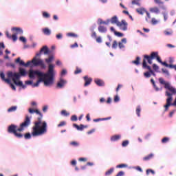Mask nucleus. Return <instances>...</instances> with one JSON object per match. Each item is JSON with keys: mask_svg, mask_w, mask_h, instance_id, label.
Returning <instances> with one entry per match:
<instances>
[{"mask_svg": "<svg viewBox=\"0 0 176 176\" xmlns=\"http://www.w3.org/2000/svg\"><path fill=\"white\" fill-rule=\"evenodd\" d=\"M78 161L79 162H87V158H86V157H80L78 159Z\"/></svg>", "mask_w": 176, "mask_h": 176, "instance_id": "052dcab7", "label": "nucleus"}, {"mask_svg": "<svg viewBox=\"0 0 176 176\" xmlns=\"http://www.w3.org/2000/svg\"><path fill=\"white\" fill-rule=\"evenodd\" d=\"M28 112L31 114L36 113V115H39L37 121L34 122V126L32 128V135L33 137H39L46 134L47 133V123H46V121L42 122V118H43L42 113L38 109L32 108H30Z\"/></svg>", "mask_w": 176, "mask_h": 176, "instance_id": "f257e3e1", "label": "nucleus"}, {"mask_svg": "<svg viewBox=\"0 0 176 176\" xmlns=\"http://www.w3.org/2000/svg\"><path fill=\"white\" fill-rule=\"evenodd\" d=\"M30 124H31V120L30 117L27 116L24 122L20 124L19 128H17L14 124H11L8 128V132L10 133V134H14L16 138H23L24 135L21 133V131H24L25 129H27Z\"/></svg>", "mask_w": 176, "mask_h": 176, "instance_id": "f03ea898", "label": "nucleus"}, {"mask_svg": "<svg viewBox=\"0 0 176 176\" xmlns=\"http://www.w3.org/2000/svg\"><path fill=\"white\" fill-rule=\"evenodd\" d=\"M60 115H62L63 116H69V113L66 111V110H62L60 112Z\"/></svg>", "mask_w": 176, "mask_h": 176, "instance_id": "4c0bfd02", "label": "nucleus"}, {"mask_svg": "<svg viewBox=\"0 0 176 176\" xmlns=\"http://www.w3.org/2000/svg\"><path fill=\"white\" fill-rule=\"evenodd\" d=\"M95 39H96L97 43H101L102 42L101 36L96 37Z\"/></svg>", "mask_w": 176, "mask_h": 176, "instance_id": "13d9d810", "label": "nucleus"}, {"mask_svg": "<svg viewBox=\"0 0 176 176\" xmlns=\"http://www.w3.org/2000/svg\"><path fill=\"white\" fill-rule=\"evenodd\" d=\"M116 47H118V41H114L113 42L112 48L113 49H116Z\"/></svg>", "mask_w": 176, "mask_h": 176, "instance_id": "864d4df0", "label": "nucleus"}, {"mask_svg": "<svg viewBox=\"0 0 176 176\" xmlns=\"http://www.w3.org/2000/svg\"><path fill=\"white\" fill-rule=\"evenodd\" d=\"M11 31H12L14 35H22L23 34V29L20 28H12Z\"/></svg>", "mask_w": 176, "mask_h": 176, "instance_id": "2eb2a0df", "label": "nucleus"}, {"mask_svg": "<svg viewBox=\"0 0 176 176\" xmlns=\"http://www.w3.org/2000/svg\"><path fill=\"white\" fill-rule=\"evenodd\" d=\"M73 126L74 127H76V129H77V130H80V131L83 130V129H85V127H87V126H85L83 124H80V126H78L76 124H74Z\"/></svg>", "mask_w": 176, "mask_h": 176, "instance_id": "a878e982", "label": "nucleus"}, {"mask_svg": "<svg viewBox=\"0 0 176 176\" xmlns=\"http://www.w3.org/2000/svg\"><path fill=\"white\" fill-rule=\"evenodd\" d=\"M94 82L97 86H105V82L101 79L96 78L94 80Z\"/></svg>", "mask_w": 176, "mask_h": 176, "instance_id": "a211bd4d", "label": "nucleus"}, {"mask_svg": "<svg viewBox=\"0 0 176 176\" xmlns=\"http://www.w3.org/2000/svg\"><path fill=\"white\" fill-rule=\"evenodd\" d=\"M132 5H138V6H140V2L138 0H133L132 1Z\"/></svg>", "mask_w": 176, "mask_h": 176, "instance_id": "bf43d9fd", "label": "nucleus"}, {"mask_svg": "<svg viewBox=\"0 0 176 176\" xmlns=\"http://www.w3.org/2000/svg\"><path fill=\"white\" fill-rule=\"evenodd\" d=\"M30 62L31 64L33 63L34 67H41L43 69L46 68V65H45V62H43V60L42 59L34 57Z\"/></svg>", "mask_w": 176, "mask_h": 176, "instance_id": "0eeeda50", "label": "nucleus"}, {"mask_svg": "<svg viewBox=\"0 0 176 176\" xmlns=\"http://www.w3.org/2000/svg\"><path fill=\"white\" fill-rule=\"evenodd\" d=\"M16 64H19V65H23V67H29V65H31V61L29 60L26 63H24V60H21V58L20 57L17 58L15 60Z\"/></svg>", "mask_w": 176, "mask_h": 176, "instance_id": "ddd939ff", "label": "nucleus"}, {"mask_svg": "<svg viewBox=\"0 0 176 176\" xmlns=\"http://www.w3.org/2000/svg\"><path fill=\"white\" fill-rule=\"evenodd\" d=\"M54 60V56L50 55L47 58L45 59V61L47 64H50Z\"/></svg>", "mask_w": 176, "mask_h": 176, "instance_id": "412c9836", "label": "nucleus"}, {"mask_svg": "<svg viewBox=\"0 0 176 176\" xmlns=\"http://www.w3.org/2000/svg\"><path fill=\"white\" fill-rule=\"evenodd\" d=\"M69 145H71V146L78 147L79 146V142L76 141H72L69 143Z\"/></svg>", "mask_w": 176, "mask_h": 176, "instance_id": "2f4dec72", "label": "nucleus"}, {"mask_svg": "<svg viewBox=\"0 0 176 176\" xmlns=\"http://www.w3.org/2000/svg\"><path fill=\"white\" fill-rule=\"evenodd\" d=\"M121 135H113L111 138V141H112L113 142H115V141H119V139L121 138Z\"/></svg>", "mask_w": 176, "mask_h": 176, "instance_id": "4be33fe9", "label": "nucleus"}, {"mask_svg": "<svg viewBox=\"0 0 176 176\" xmlns=\"http://www.w3.org/2000/svg\"><path fill=\"white\" fill-rule=\"evenodd\" d=\"M83 79L85 82L84 84L85 87H87V86L90 85L91 82H93V78L89 77V76H84Z\"/></svg>", "mask_w": 176, "mask_h": 176, "instance_id": "4468645a", "label": "nucleus"}, {"mask_svg": "<svg viewBox=\"0 0 176 176\" xmlns=\"http://www.w3.org/2000/svg\"><path fill=\"white\" fill-rule=\"evenodd\" d=\"M142 67L143 68L148 69L151 75H153V76H156V74H155V72L152 70V68L151 67V66L146 64V58H145V57H144L143 58Z\"/></svg>", "mask_w": 176, "mask_h": 176, "instance_id": "9d476101", "label": "nucleus"}, {"mask_svg": "<svg viewBox=\"0 0 176 176\" xmlns=\"http://www.w3.org/2000/svg\"><path fill=\"white\" fill-rule=\"evenodd\" d=\"M126 167H127V164H121L117 165L116 166L117 168H125Z\"/></svg>", "mask_w": 176, "mask_h": 176, "instance_id": "ea45409f", "label": "nucleus"}, {"mask_svg": "<svg viewBox=\"0 0 176 176\" xmlns=\"http://www.w3.org/2000/svg\"><path fill=\"white\" fill-rule=\"evenodd\" d=\"M19 41H21V42H23V43H25L27 42V38H25L24 36H21L19 38Z\"/></svg>", "mask_w": 176, "mask_h": 176, "instance_id": "5fc2aeb1", "label": "nucleus"}, {"mask_svg": "<svg viewBox=\"0 0 176 176\" xmlns=\"http://www.w3.org/2000/svg\"><path fill=\"white\" fill-rule=\"evenodd\" d=\"M144 57L146 59V61L148 63V64H152V60H157V61H158V63H160L162 65L168 67V64H167V63L162 61V58H160V56H159V52H151L150 56L144 55Z\"/></svg>", "mask_w": 176, "mask_h": 176, "instance_id": "423d86ee", "label": "nucleus"}, {"mask_svg": "<svg viewBox=\"0 0 176 176\" xmlns=\"http://www.w3.org/2000/svg\"><path fill=\"white\" fill-rule=\"evenodd\" d=\"M98 30L99 32H101V34H105V32H107V28H105V26H102V25H99V27L98 28Z\"/></svg>", "mask_w": 176, "mask_h": 176, "instance_id": "6ab92c4d", "label": "nucleus"}, {"mask_svg": "<svg viewBox=\"0 0 176 176\" xmlns=\"http://www.w3.org/2000/svg\"><path fill=\"white\" fill-rule=\"evenodd\" d=\"M144 76L145 78H151V72H146L144 73Z\"/></svg>", "mask_w": 176, "mask_h": 176, "instance_id": "603ef678", "label": "nucleus"}, {"mask_svg": "<svg viewBox=\"0 0 176 176\" xmlns=\"http://www.w3.org/2000/svg\"><path fill=\"white\" fill-rule=\"evenodd\" d=\"M118 46H119L120 49H124V45H123V43L121 42L118 43Z\"/></svg>", "mask_w": 176, "mask_h": 176, "instance_id": "e2e57ef3", "label": "nucleus"}, {"mask_svg": "<svg viewBox=\"0 0 176 176\" xmlns=\"http://www.w3.org/2000/svg\"><path fill=\"white\" fill-rule=\"evenodd\" d=\"M170 141V138L165 137L162 140V144H167Z\"/></svg>", "mask_w": 176, "mask_h": 176, "instance_id": "58836bf2", "label": "nucleus"}, {"mask_svg": "<svg viewBox=\"0 0 176 176\" xmlns=\"http://www.w3.org/2000/svg\"><path fill=\"white\" fill-rule=\"evenodd\" d=\"M168 90H169L170 91V94L171 96H174L176 94V89L174 88V87H171V85H170V84H166V88Z\"/></svg>", "mask_w": 176, "mask_h": 176, "instance_id": "dca6fc26", "label": "nucleus"}, {"mask_svg": "<svg viewBox=\"0 0 176 176\" xmlns=\"http://www.w3.org/2000/svg\"><path fill=\"white\" fill-rule=\"evenodd\" d=\"M136 12L138 13V14H144L146 12L145 8H137Z\"/></svg>", "mask_w": 176, "mask_h": 176, "instance_id": "bb28decb", "label": "nucleus"}, {"mask_svg": "<svg viewBox=\"0 0 176 176\" xmlns=\"http://www.w3.org/2000/svg\"><path fill=\"white\" fill-rule=\"evenodd\" d=\"M43 16L45 17V19H49V17H50V14L46 12H43Z\"/></svg>", "mask_w": 176, "mask_h": 176, "instance_id": "c03bdc74", "label": "nucleus"}, {"mask_svg": "<svg viewBox=\"0 0 176 176\" xmlns=\"http://www.w3.org/2000/svg\"><path fill=\"white\" fill-rule=\"evenodd\" d=\"M71 120L72 122H76V120H78V117L76 115L72 116Z\"/></svg>", "mask_w": 176, "mask_h": 176, "instance_id": "3c124183", "label": "nucleus"}, {"mask_svg": "<svg viewBox=\"0 0 176 176\" xmlns=\"http://www.w3.org/2000/svg\"><path fill=\"white\" fill-rule=\"evenodd\" d=\"M0 78H1V79H2V80L6 82V83H8L9 85H10V87H11V89H12V90H16V87L14 86V85H13L10 82V80L12 78H6L5 73H3V72H0Z\"/></svg>", "mask_w": 176, "mask_h": 176, "instance_id": "1a4fd4ad", "label": "nucleus"}, {"mask_svg": "<svg viewBox=\"0 0 176 176\" xmlns=\"http://www.w3.org/2000/svg\"><path fill=\"white\" fill-rule=\"evenodd\" d=\"M165 95L168 98L166 99V104L164 106L165 108V111H168V107H171L173 105V96H171V94L168 91H166Z\"/></svg>", "mask_w": 176, "mask_h": 176, "instance_id": "6e6552de", "label": "nucleus"}, {"mask_svg": "<svg viewBox=\"0 0 176 176\" xmlns=\"http://www.w3.org/2000/svg\"><path fill=\"white\" fill-rule=\"evenodd\" d=\"M159 82L161 85H164V88L166 89V85H169L170 83L168 82H166V81L164 80V79H163V78H159Z\"/></svg>", "mask_w": 176, "mask_h": 176, "instance_id": "7c9ffc66", "label": "nucleus"}, {"mask_svg": "<svg viewBox=\"0 0 176 176\" xmlns=\"http://www.w3.org/2000/svg\"><path fill=\"white\" fill-rule=\"evenodd\" d=\"M110 119H112V117H107V118H97V119H94V122H101L103 120H110Z\"/></svg>", "mask_w": 176, "mask_h": 176, "instance_id": "393cba45", "label": "nucleus"}, {"mask_svg": "<svg viewBox=\"0 0 176 176\" xmlns=\"http://www.w3.org/2000/svg\"><path fill=\"white\" fill-rule=\"evenodd\" d=\"M11 39H12L13 42H16L17 41V34H12L11 36Z\"/></svg>", "mask_w": 176, "mask_h": 176, "instance_id": "de8ad7c7", "label": "nucleus"}, {"mask_svg": "<svg viewBox=\"0 0 176 176\" xmlns=\"http://www.w3.org/2000/svg\"><path fill=\"white\" fill-rule=\"evenodd\" d=\"M140 60L141 58H140V56H138L135 60L132 61V64H135V65H140Z\"/></svg>", "mask_w": 176, "mask_h": 176, "instance_id": "c756f323", "label": "nucleus"}, {"mask_svg": "<svg viewBox=\"0 0 176 176\" xmlns=\"http://www.w3.org/2000/svg\"><path fill=\"white\" fill-rule=\"evenodd\" d=\"M150 12L151 13H160V10H159V8L157 7H153L150 8Z\"/></svg>", "mask_w": 176, "mask_h": 176, "instance_id": "b1692460", "label": "nucleus"}, {"mask_svg": "<svg viewBox=\"0 0 176 176\" xmlns=\"http://www.w3.org/2000/svg\"><path fill=\"white\" fill-rule=\"evenodd\" d=\"M53 71H54V65L50 64L48 65V71L45 74L39 70H29V78H30V79H34L35 76H38V78L42 76H52Z\"/></svg>", "mask_w": 176, "mask_h": 176, "instance_id": "20e7f679", "label": "nucleus"}, {"mask_svg": "<svg viewBox=\"0 0 176 176\" xmlns=\"http://www.w3.org/2000/svg\"><path fill=\"white\" fill-rule=\"evenodd\" d=\"M151 82L152 85L154 86V88L155 89L156 91H159V90H160V89H159V87H156V84L155 83V80H153V78H151Z\"/></svg>", "mask_w": 176, "mask_h": 176, "instance_id": "e433bc0d", "label": "nucleus"}, {"mask_svg": "<svg viewBox=\"0 0 176 176\" xmlns=\"http://www.w3.org/2000/svg\"><path fill=\"white\" fill-rule=\"evenodd\" d=\"M152 157H153V155H150L148 156H146L143 158V160L146 161V160H151V159H152Z\"/></svg>", "mask_w": 176, "mask_h": 176, "instance_id": "a18cd8bd", "label": "nucleus"}, {"mask_svg": "<svg viewBox=\"0 0 176 176\" xmlns=\"http://www.w3.org/2000/svg\"><path fill=\"white\" fill-rule=\"evenodd\" d=\"M151 173V174L155 175V170H152V169H147L146 170V175H149V173Z\"/></svg>", "mask_w": 176, "mask_h": 176, "instance_id": "79ce46f5", "label": "nucleus"}, {"mask_svg": "<svg viewBox=\"0 0 176 176\" xmlns=\"http://www.w3.org/2000/svg\"><path fill=\"white\" fill-rule=\"evenodd\" d=\"M78 43H75L74 44L71 45L72 49H74V47H78Z\"/></svg>", "mask_w": 176, "mask_h": 176, "instance_id": "338daca9", "label": "nucleus"}, {"mask_svg": "<svg viewBox=\"0 0 176 176\" xmlns=\"http://www.w3.org/2000/svg\"><path fill=\"white\" fill-rule=\"evenodd\" d=\"M120 21L118 20V16H116L111 17L110 20V23H111V24H116V25H118V23Z\"/></svg>", "mask_w": 176, "mask_h": 176, "instance_id": "aec40b11", "label": "nucleus"}, {"mask_svg": "<svg viewBox=\"0 0 176 176\" xmlns=\"http://www.w3.org/2000/svg\"><path fill=\"white\" fill-rule=\"evenodd\" d=\"M19 73L9 71L7 72V76L9 79H12L14 85L23 87V89H25V85H23V81H20V78H21V76H26L27 71H25V69L21 67L19 68Z\"/></svg>", "mask_w": 176, "mask_h": 176, "instance_id": "7ed1b4c3", "label": "nucleus"}, {"mask_svg": "<svg viewBox=\"0 0 176 176\" xmlns=\"http://www.w3.org/2000/svg\"><path fill=\"white\" fill-rule=\"evenodd\" d=\"M6 35L7 38H8V39H12V36L10 35V34H9V32H6Z\"/></svg>", "mask_w": 176, "mask_h": 176, "instance_id": "0e129e2a", "label": "nucleus"}, {"mask_svg": "<svg viewBox=\"0 0 176 176\" xmlns=\"http://www.w3.org/2000/svg\"><path fill=\"white\" fill-rule=\"evenodd\" d=\"M31 136L32 137H34L32 135V132L31 133H27L24 135V138H25V140H30V138H31Z\"/></svg>", "mask_w": 176, "mask_h": 176, "instance_id": "c9c22d12", "label": "nucleus"}, {"mask_svg": "<svg viewBox=\"0 0 176 176\" xmlns=\"http://www.w3.org/2000/svg\"><path fill=\"white\" fill-rule=\"evenodd\" d=\"M40 82H43L45 86H52L54 82V70L52 72V76H43L42 77H39L37 82L33 85V87H38Z\"/></svg>", "mask_w": 176, "mask_h": 176, "instance_id": "39448f33", "label": "nucleus"}, {"mask_svg": "<svg viewBox=\"0 0 176 176\" xmlns=\"http://www.w3.org/2000/svg\"><path fill=\"white\" fill-rule=\"evenodd\" d=\"M155 3H156L157 5H162L161 6L162 9H166V7L164 6V2L162 1V0H154Z\"/></svg>", "mask_w": 176, "mask_h": 176, "instance_id": "5701e85b", "label": "nucleus"}, {"mask_svg": "<svg viewBox=\"0 0 176 176\" xmlns=\"http://www.w3.org/2000/svg\"><path fill=\"white\" fill-rule=\"evenodd\" d=\"M82 69H79V67H76V69L74 72L75 75H78V74H81Z\"/></svg>", "mask_w": 176, "mask_h": 176, "instance_id": "09e8293b", "label": "nucleus"}, {"mask_svg": "<svg viewBox=\"0 0 176 176\" xmlns=\"http://www.w3.org/2000/svg\"><path fill=\"white\" fill-rule=\"evenodd\" d=\"M127 25L129 24L126 22V20H122L121 22L118 23L117 27H119L122 31H127Z\"/></svg>", "mask_w": 176, "mask_h": 176, "instance_id": "9b49d317", "label": "nucleus"}, {"mask_svg": "<svg viewBox=\"0 0 176 176\" xmlns=\"http://www.w3.org/2000/svg\"><path fill=\"white\" fill-rule=\"evenodd\" d=\"M114 34L116 36H118V38H122L123 37V33H120L119 32H114Z\"/></svg>", "mask_w": 176, "mask_h": 176, "instance_id": "37998d69", "label": "nucleus"}, {"mask_svg": "<svg viewBox=\"0 0 176 176\" xmlns=\"http://www.w3.org/2000/svg\"><path fill=\"white\" fill-rule=\"evenodd\" d=\"M67 84V80L60 78V81L57 82L56 87L58 89H63L64 86Z\"/></svg>", "mask_w": 176, "mask_h": 176, "instance_id": "f3484780", "label": "nucleus"}, {"mask_svg": "<svg viewBox=\"0 0 176 176\" xmlns=\"http://www.w3.org/2000/svg\"><path fill=\"white\" fill-rule=\"evenodd\" d=\"M136 114L140 118L141 116V106H138L136 108Z\"/></svg>", "mask_w": 176, "mask_h": 176, "instance_id": "f704fd0d", "label": "nucleus"}, {"mask_svg": "<svg viewBox=\"0 0 176 176\" xmlns=\"http://www.w3.org/2000/svg\"><path fill=\"white\" fill-rule=\"evenodd\" d=\"M17 110L16 106H12L8 109V112H14Z\"/></svg>", "mask_w": 176, "mask_h": 176, "instance_id": "473e14b6", "label": "nucleus"}, {"mask_svg": "<svg viewBox=\"0 0 176 176\" xmlns=\"http://www.w3.org/2000/svg\"><path fill=\"white\" fill-rule=\"evenodd\" d=\"M67 124V122L65 121H62L58 124V127H63V126H65Z\"/></svg>", "mask_w": 176, "mask_h": 176, "instance_id": "8fccbe9b", "label": "nucleus"}, {"mask_svg": "<svg viewBox=\"0 0 176 176\" xmlns=\"http://www.w3.org/2000/svg\"><path fill=\"white\" fill-rule=\"evenodd\" d=\"M114 170L115 169L113 168H111L109 170L106 171L105 175L106 176L111 175V174H112V173H113Z\"/></svg>", "mask_w": 176, "mask_h": 176, "instance_id": "72a5a7b5", "label": "nucleus"}, {"mask_svg": "<svg viewBox=\"0 0 176 176\" xmlns=\"http://www.w3.org/2000/svg\"><path fill=\"white\" fill-rule=\"evenodd\" d=\"M153 69H154V71H159V66L154 63L153 65Z\"/></svg>", "mask_w": 176, "mask_h": 176, "instance_id": "4d7b16f0", "label": "nucleus"}, {"mask_svg": "<svg viewBox=\"0 0 176 176\" xmlns=\"http://www.w3.org/2000/svg\"><path fill=\"white\" fill-rule=\"evenodd\" d=\"M120 100V99L119 98V96H116L114 97V102H118Z\"/></svg>", "mask_w": 176, "mask_h": 176, "instance_id": "69168bd1", "label": "nucleus"}, {"mask_svg": "<svg viewBox=\"0 0 176 176\" xmlns=\"http://www.w3.org/2000/svg\"><path fill=\"white\" fill-rule=\"evenodd\" d=\"M151 23H152V24H153V25L157 24V20H156V19H155V18H153V19H151Z\"/></svg>", "mask_w": 176, "mask_h": 176, "instance_id": "680f3d73", "label": "nucleus"}, {"mask_svg": "<svg viewBox=\"0 0 176 176\" xmlns=\"http://www.w3.org/2000/svg\"><path fill=\"white\" fill-rule=\"evenodd\" d=\"M129 140H124L122 142V146H123L124 148L127 146V145H129Z\"/></svg>", "mask_w": 176, "mask_h": 176, "instance_id": "49530a36", "label": "nucleus"}, {"mask_svg": "<svg viewBox=\"0 0 176 176\" xmlns=\"http://www.w3.org/2000/svg\"><path fill=\"white\" fill-rule=\"evenodd\" d=\"M42 53H43L44 54H49V53H50V50H49V47H47V46H43L41 49L40 52L36 54V57H39L41 54H42Z\"/></svg>", "mask_w": 176, "mask_h": 176, "instance_id": "f8f14e48", "label": "nucleus"}, {"mask_svg": "<svg viewBox=\"0 0 176 176\" xmlns=\"http://www.w3.org/2000/svg\"><path fill=\"white\" fill-rule=\"evenodd\" d=\"M164 35H166V36H170V35H173V32L172 30H165L164 31Z\"/></svg>", "mask_w": 176, "mask_h": 176, "instance_id": "a19ab883", "label": "nucleus"}, {"mask_svg": "<svg viewBox=\"0 0 176 176\" xmlns=\"http://www.w3.org/2000/svg\"><path fill=\"white\" fill-rule=\"evenodd\" d=\"M56 38L58 39H61L63 38V34H56Z\"/></svg>", "mask_w": 176, "mask_h": 176, "instance_id": "774afa93", "label": "nucleus"}, {"mask_svg": "<svg viewBox=\"0 0 176 176\" xmlns=\"http://www.w3.org/2000/svg\"><path fill=\"white\" fill-rule=\"evenodd\" d=\"M111 23V21L108 19L107 21H102V19H99V24H104L105 25H108Z\"/></svg>", "mask_w": 176, "mask_h": 176, "instance_id": "c85d7f7f", "label": "nucleus"}, {"mask_svg": "<svg viewBox=\"0 0 176 176\" xmlns=\"http://www.w3.org/2000/svg\"><path fill=\"white\" fill-rule=\"evenodd\" d=\"M67 36H73V38H78V34H75L74 33H68Z\"/></svg>", "mask_w": 176, "mask_h": 176, "instance_id": "6e6d98bb", "label": "nucleus"}, {"mask_svg": "<svg viewBox=\"0 0 176 176\" xmlns=\"http://www.w3.org/2000/svg\"><path fill=\"white\" fill-rule=\"evenodd\" d=\"M43 32L44 35H50L52 34V32L47 28L43 29Z\"/></svg>", "mask_w": 176, "mask_h": 176, "instance_id": "cd10ccee", "label": "nucleus"}]
</instances>
